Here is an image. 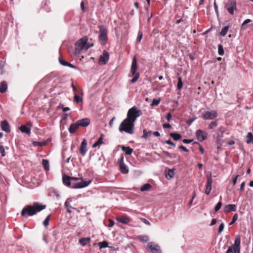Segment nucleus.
I'll use <instances>...</instances> for the list:
<instances>
[{"label":"nucleus","instance_id":"obj_1","mask_svg":"<svg viewBox=\"0 0 253 253\" xmlns=\"http://www.w3.org/2000/svg\"><path fill=\"white\" fill-rule=\"evenodd\" d=\"M46 206L38 202H34L32 205H26L22 209L21 215L24 217L32 216L45 209Z\"/></svg>","mask_w":253,"mask_h":253},{"label":"nucleus","instance_id":"obj_2","mask_svg":"<svg viewBox=\"0 0 253 253\" xmlns=\"http://www.w3.org/2000/svg\"><path fill=\"white\" fill-rule=\"evenodd\" d=\"M134 123L127 119H125L120 124L119 130L132 134L134 132Z\"/></svg>","mask_w":253,"mask_h":253},{"label":"nucleus","instance_id":"obj_3","mask_svg":"<svg viewBox=\"0 0 253 253\" xmlns=\"http://www.w3.org/2000/svg\"><path fill=\"white\" fill-rule=\"evenodd\" d=\"M88 41V38L84 36L79 40L75 43V54H80L83 52L87 50L86 42Z\"/></svg>","mask_w":253,"mask_h":253},{"label":"nucleus","instance_id":"obj_4","mask_svg":"<svg viewBox=\"0 0 253 253\" xmlns=\"http://www.w3.org/2000/svg\"><path fill=\"white\" fill-rule=\"evenodd\" d=\"M241 238L239 235L235 236L233 245L228 247L226 253H240Z\"/></svg>","mask_w":253,"mask_h":253},{"label":"nucleus","instance_id":"obj_5","mask_svg":"<svg viewBox=\"0 0 253 253\" xmlns=\"http://www.w3.org/2000/svg\"><path fill=\"white\" fill-rule=\"evenodd\" d=\"M141 115L142 112L141 110L137 109L135 106H133L128 110L126 119L134 123L137 118Z\"/></svg>","mask_w":253,"mask_h":253},{"label":"nucleus","instance_id":"obj_6","mask_svg":"<svg viewBox=\"0 0 253 253\" xmlns=\"http://www.w3.org/2000/svg\"><path fill=\"white\" fill-rule=\"evenodd\" d=\"M137 69L138 66L136 59L135 58H133L131 67V73L134 77L130 81L131 83H135L139 78V74L138 72H137Z\"/></svg>","mask_w":253,"mask_h":253},{"label":"nucleus","instance_id":"obj_7","mask_svg":"<svg viewBox=\"0 0 253 253\" xmlns=\"http://www.w3.org/2000/svg\"><path fill=\"white\" fill-rule=\"evenodd\" d=\"M71 180L74 181L81 180V182L75 183L74 185L72 186V188L74 189H79L85 187L91 182V180L88 181H85L83 178H78L75 177H71Z\"/></svg>","mask_w":253,"mask_h":253},{"label":"nucleus","instance_id":"obj_8","mask_svg":"<svg viewBox=\"0 0 253 253\" xmlns=\"http://www.w3.org/2000/svg\"><path fill=\"white\" fill-rule=\"evenodd\" d=\"M99 41L102 45H105L108 40L107 30L104 26L102 25L99 26Z\"/></svg>","mask_w":253,"mask_h":253},{"label":"nucleus","instance_id":"obj_9","mask_svg":"<svg viewBox=\"0 0 253 253\" xmlns=\"http://www.w3.org/2000/svg\"><path fill=\"white\" fill-rule=\"evenodd\" d=\"M225 8L230 14L234 15V11L237 10L236 1L235 0H228L225 3Z\"/></svg>","mask_w":253,"mask_h":253},{"label":"nucleus","instance_id":"obj_10","mask_svg":"<svg viewBox=\"0 0 253 253\" xmlns=\"http://www.w3.org/2000/svg\"><path fill=\"white\" fill-rule=\"evenodd\" d=\"M218 116V113L215 110L205 111L202 114V118L204 120H213Z\"/></svg>","mask_w":253,"mask_h":253},{"label":"nucleus","instance_id":"obj_11","mask_svg":"<svg viewBox=\"0 0 253 253\" xmlns=\"http://www.w3.org/2000/svg\"><path fill=\"white\" fill-rule=\"evenodd\" d=\"M147 250L153 253H160V247L153 242H150L147 244Z\"/></svg>","mask_w":253,"mask_h":253},{"label":"nucleus","instance_id":"obj_12","mask_svg":"<svg viewBox=\"0 0 253 253\" xmlns=\"http://www.w3.org/2000/svg\"><path fill=\"white\" fill-rule=\"evenodd\" d=\"M196 135L198 140L202 142L207 138L208 134L201 129H198L196 131Z\"/></svg>","mask_w":253,"mask_h":253},{"label":"nucleus","instance_id":"obj_13","mask_svg":"<svg viewBox=\"0 0 253 253\" xmlns=\"http://www.w3.org/2000/svg\"><path fill=\"white\" fill-rule=\"evenodd\" d=\"M212 183V179L211 175H210L207 178V182L206 186L205 193L208 195L210 194L211 191Z\"/></svg>","mask_w":253,"mask_h":253},{"label":"nucleus","instance_id":"obj_14","mask_svg":"<svg viewBox=\"0 0 253 253\" xmlns=\"http://www.w3.org/2000/svg\"><path fill=\"white\" fill-rule=\"evenodd\" d=\"M109 54L104 51L102 55H101L99 59V62L100 64H106L109 60Z\"/></svg>","mask_w":253,"mask_h":253},{"label":"nucleus","instance_id":"obj_15","mask_svg":"<svg viewBox=\"0 0 253 253\" xmlns=\"http://www.w3.org/2000/svg\"><path fill=\"white\" fill-rule=\"evenodd\" d=\"M79 126L86 127L90 123V120L89 118H83L77 121Z\"/></svg>","mask_w":253,"mask_h":253},{"label":"nucleus","instance_id":"obj_16","mask_svg":"<svg viewBox=\"0 0 253 253\" xmlns=\"http://www.w3.org/2000/svg\"><path fill=\"white\" fill-rule=\"evenodd\" d=\"M86 146L87 142L85 139H84L81 143V145L80 147V152L82 156H84L86 152Z\"/></svg>","mask_w":253,"mask_h":253},{"label":"nucleus","instance_id":"obj_17","mask_svg":"<svg viewBox=\"0 0 253 253\" xmlns=\"http://www.w3.org/2000/svg\"><path fill=\"white\" fill-rule=\"evenodd\" d=\"M116 220L123 224H127L130 221V218L127 216H117Z\"/></svg>","mask_w":253,"mask_h":253},{"label":"nucleus","instance_id":"obj_18","mask_svg":"<svg viewBox=\"0 0 253 253\" xmlns=\"http://www.w3.org/2000/svg\"><path fill=\"white\" fill-rule=\"evenodd\" d=\"M79 127L77 122L75 123L71 124L68 128L69 131L70 133L73 134L76 132Z\"/></svg>","mask_w":253,"mask_h":253},{"label":"nucleus","instance_id":"obj_19","mask_svg":"<svg viewBox=\"0 0 253 253\" xmlns=\"http://www.w3.org/2000/svg\"><path fill=\"white\" fill-rule=\"evenodd\" d=\"M1 127L3 131L8 132L10 131V126L8 122L4 120L1 122Z\"/></svg>","mask_w":253,"mask_h":253},{"label":"nucleus","instance_id":"obj_20","mask_svg":"<svg viewBox=\"0 0 253 253\" xmlns=\"http://www.w3.org/2000/svg\"><path fill=\"white\" fill-rule=\"evenodd\" d=\"M236 210V206L234 204H229L226 205L224 208V211L225 212H229L230 211H234Z\"/></svg>","mask_w":253,"mask_h":253},{"label":"nucleus","instance_id":"obj_21","mask_svg":"<svg viewBox=\"0 0 253 253\" xmlns=\"http://www.w3.org/2000/svg\"><path fill=\"white\" fill-rule=\"evenodd\" d=\"M62 180L63 183L67 186H71V176L67 175L66 174H63L62 176Z\"/></svg>","mask_w":253,"mask_h":253},{"label":"nucleus","instance_id":"obj_22","mask_svg":"<svg viewBox=\"0 0 253 253\" xmlns=\"http://www.w3.org/2000/svg\"><path fill=\"white\" fill-rule=\"evenodd\" d=\"M19 129L22 132L25 133L29 135L31 134V128L25 125L21 126L19 127Z\"/></svg>","mask_w":253,"mask_h":253},{"label":"nucleus","instance_id":"obj_23","mask_svg":"<svg viewBox=\"0 0 253 253\" xmlns=\"http://www.w3.org/2000/svg\"><path fill=\"white\" fill-rule=\"evenodd\" d=\"M7 88V84L5 81H2L0 84V92L4 93L6 92Z\"/></svg>","mask_w":253,"mask_h":253},{"label":"nucleus","instance_id":"obj_24","mask_svg":"<svg viewBox=\"0 0 253 253\" xmlns=\"http://www.w3.org/2000/svg\"><path fill=\"white\" fill-rule=\"evenodd\" d=\"M90 238L89 237L82 238L79 240V243L83 246H85L90 243Z\"/></svg>","mask_w":253,"mask_h":253},{"label":"nucleus","instance_id":"obj_25","mask_svg":"<svg viewBox=\"0 0 253 253\" xmlns=\"http://www.w3.org/2000/svg\"><path fill=\"white\" fill-rule=\"evenodd\" d=\"M80 92L79 93H75L74 94V100L75 102H77V103H79L80 102H83V97L82 96H80V95H79L78 94H79ZM81 95H83V93L81 92Z\"/></svg>","mask_w":253,"mask_h":253},{"label":"nucleus","instance_id":"obj_26","mask_svg":"<svg viewBox=\"0 0 253 253\" xmlns=\"http://www.w3.org/2000/svg\"><path fill=\"white\" fill-rule=\"evenodd\" d=\"M121 148L122 151H124L125 153V154L127 155H131L133 151L132 148L128 146L126 147L124 146H122Z\"/></svg>","mask_w":253,"mask_h":253},{"label":"nucleus","instance_id":"obj_27","mask_svg":"<svg viewBox=\"0 0 253 253\" xmlns=\"http://www.w3.org/2000/svg\"><path fill=\"white\" fill-rule=\"evenodd\" d=\"M246 142L248 144H253V135L252 132H249L248 133V134L246 136Z\"/></svg>","mask_w":253,"mask_h":253},{"label":"nucleus","instance_id":"obj_28","mask_svg":"<svg viewBox=\"0 0 253 253\" xmlns=\"http://www.w3.org/2000/svg\"><path fill=\"white\" fill-rule=\"evenodd\" d=\"M103 134H101L100 137L98 138L97 141L94 143L92 146L93 148H95L97 146H99L101 144H103Z\"/></svg>","mask_w":253,"mask_h":253},{"label":"nucleus","instance_id":"obj_29","mask_svg":"<svg viewBox=\"0 0 253 253\" xmlns=\"http://www.w3.org/2000/svg\"><path fill=\"white\" fill-rule=\"evenodd\" d=\"M5 65V61L3 59L0 60V74L3 75L5 73L4 66Z\"/></svg>","mask_w":253,"mask_h":253},{"label":"nucleus","instance_id":"obj_30","mask_svg":"<svg viewBox=\"0 0 253 253\" xmlns=\"http://www.w3.org/2000/svg\"><path fill=\"white\" fill-rule=\"evenodd\" d=\"M120 169L121 171L123 173L126 174L128 172L127 167L125 164H121V165L120 166Z\"/></svg>","mask_w":253,"mask_h":253},{"label":"nucleus","instance_id":"obj_31","mask_svg":"<svg viewBox=\"0 0 253 253\" xmlns=\"http://www.w3.org/2000/svg\"><path fill=\"white\" fill-rule=\"evenodd\" d=\"M152 188V186L149 183L145 184L142 185L140 188V190L142 192L149 190Z\"/></svg>","mask_w":253,"mask_h":253},{"label":"nucleus","instance_id":"obj_32","mask_svg":"<svg viewBox=\"0 0 253 253\" xmlns=\"http://www.w3.org/2000/svg\"><path fill=\"white\" fill-rule=\"evenodd\" d=\"M169 135L172 137L173 140L175 141L178 140L181 138V135L180 134L177 133H170Z\"/></svg>","mask_w":253,"mask_h":253},{"label":"nucleus","instance_id":"obj_33","mask_svg":"<svg viewBox=\"0 0 253 253\" xmlns=\"http://www.w3.org/2000/svg\"><path fill=\"white\" fill-rule=\"evenodd\" d=\"M98 246L99 247V249L101 250L103 248H105L108 247V243L106 241H104L103 242H99L98 243Z\"/></svg>","mask_w":253,"mask_h":253},{"label":"nucleus","instance_id":"obj_34","mask_svg":"<svg viewBox=\"0 0 253 253\" xmlns=\"http://www.w3.org/2000/svg\"><path fill=\"white\" fill-rule=\"evenodd\" d=\"M217 126V121H214L211 122L208 126V128L210 129H212L214 128Z\"/></svg>","mask_w":253,"mask_h":253},{"label":"nucleus","instance_id":"obj_35","mask_svg":"<svg viewBox=\"0 0 253 253\" xmlns=\"http://www.w3.org/2000/svg\"><path fill=\"white\" fill-rule=\"evenodd\" d=\"M42 164L44 167V169L47 170L49 169V162L48 161L45 159H43L42 160Z\"/></svg>","mask_w":253,"mask_h":253},{"label":"nucleus","instance_id":"obj_36","mask_svg":"<svg viewBox=\"0 0 253 253\" xmlns=\"http://www.w3.org/2000/svg\"><path fill=\"white\" fill-rule=\"evenodd\" d=\"M229 28V27L228 26L223 27L220 33V35L222 37H224L226 35Z\"/></svg>","mask_w":253,"mask_h":253},{"label":"nucleus","instance_id":"obj_37","mask_svg":"<svg viewBox=\"0 0 253 253\" xmlns=\"http://www.w3.org/2000/svg\"><path fill=\"white\" fill-rule=\"evenodd\" d=\"M151 131H147L146 129L143 130V135L142 136L143 138H147L148 137L151 136Z\"/></svg>","mask_w":253,"mask_h":253},{"label":"nucleus","instance_id":"obj_38","mask_svg":"<svg viewBox=\"0 0 253 253\" xmlns=\"http://www.w3.org/2000/svg\"><path fill=\"white\" fill-rule=\"evenodd\" d=\"M183 86V83L182 81V79L180 77L178 78V83L177 84V87L178 90H180Z\"/></svg>","mask_w":253,"mask_h":253},{"label":"nucleus","instance_id":"obj_39","mask_svg":"<svg viewBox=\"0 0 253 253\" xmlns=\"http://www.w3.org/2000/svg\"><path fill=\"white\" fill-rule=\"evenodd\" d=\"M33 144L34 146H40V147H42V146H45L46 144L45 142H37V141H34L33 142Z\"/></svg>","mask_w":253,"mask_h":253},{"label":"nucleus","instance_id":"obj_40","mask_svg":"<svg viewBox=\"0 0 253 253\" xmlns=\"http://www.w3.org/2000/svg\"><path fill=\"white\" fill-rule=\"evenodd\" d=\"M218 53L220 55H222L224 54V49L222 45L220 44L218 45Z\"/></svg>","mask_w":253,"mask_h":253},{"label":"nucleus","instance_id":"obj_41","mask_svg":"<svg viewBox=\"0 0 253 253\" xmlns=\"http://www.w3.org/2000/svg\"><path fill=\"white\" fill-rule=\"evenodd\" d=\"M138 239L143 242H147L149 240L148 237L147 236H140L138 237Z\"/></svg>","mask_w":253,"mask_h":253},{"label":"nucleus","instance_id":"obj_42","mask_svg":"<svg viewBox=\"0 0 253 253\" xmlns=\"http://www.w3.org/2000/svg\"><path fill=\"white\" fill-rule=\"evenodd\" d=\"M143 37L142 32L141 31H139L138 33V36L136 40V42L139 43L140 42Z\"/></svg>","mask_w":253,"mask_h":253},{"label":"nucleus","instance_id":"obj_43","mask_svg":"<svg viewBox=\"0 0 253 253\" xmlns=\"http://www.w3.org/2000/svg\"><path fill=\"white\" fill-rule=\"evenodd\" d=\"M160 102V99H153L152 102L151 103V105L153 106H157Z\"/></svg>","mask_w":253,"mask_h":253},{"label":"nucleus","instance_id":"obj_44","mask_svg":"<svg viewBox=\"0 0 253 253\" xmlns=\"http://www.w3.org/2000/svg\"><path fill=\"white\" fill-rule=\"evenodd\" d=\"M238 214L237 213H235L233 216V218H232V221H231V222L229 223V225H231L232 224H233L238 219Z\"/></svg>","mask_w":253,"mask_h":253},{"label":"nucleus","instance_id":"obj_45","mask_svg":"<svg viewBox=\"0 0 253 253\" xmlns=\"http://www.w3.org/2000/svg\"><path fill=\"white\" fill-rule=\"evenodd\" d=\"M49 217H50V215H48L46 217V218L44 219V220L43 221V225L45 226V227H46L49 224Z\"/></svg>","mask_w":253,"mask_h":253},{"label":"nucleus","instance_id":"obj_46","mask_svg":"<svg viewBox=\"0 0 253 253\" xmlns=\"http://www.w3.org/2000/svg\"><path fill=\"white\" fill-rule=\"evenodd\" d=\"M59 61L60 63L63 66H66L68 63V62L64 60L62 58L59 57Z\"/></svg>","mask_w":253,"mask_h":253},{"label":"nucleus","instance_id":"obj_47","mask_svg":"<svg viewBox=\"0 0 253 253\" xmlns=\"http://www.w3.org/2000/svg\"><path fill=\"white\" fill-rule=\"evenodd\" d=\"M0 153L1 154L2 157H4L5 156L4 148L1 144H0Z\"/></svg>","mask_w":253,"mask_h":253},{"label":"nucleus","instance_id":"obj_48","mask_svg":"<svg viewBox=\"0 0 253 253\" xmlns=\"http://www.w3.org/2000/svg\"><path fill=\"white\" fill-rule=\"evenodd\" d=\"M221 206H222V203H221V202L220 201L215 206V209H214L215 211H219L220 209Z\"/></svg>","mask_w":253,"mask_h":253},{"label":"nucleus","instance_id":"obj_49","mask_svg":"<svg viewBox=\"0 0 253 253\" xmlns=\"http://www.w3.org/2000/svg\"><path fill=\"white\" fill-rule=\"evenodd\" d=\"M65 206L68 209H67L68 212L70 213L71 212L70 209L72 208V206L69 204V203L67 201H66L65 202Z\"/></svg>","mask_w":253,"mask_h":253},{"label":"nucleus","instance_id":"obj_50","mask_svg":"<svg viewBox=\"0 0 253 253\" xmlns=\"http://www.w3.org/2000/svg\"><path fill=\"white\" fill-rule=\"evenodd\" d=\"M224 227V223H221L218 228V234H220L221 233V232L223 230Z\"/></svg>","mask_w":253,"mask_h":253},{"label":"nucleus","instance_id":"obj_51","mask_svg":"<svg viewBox=\"0 0 253 253\" xmlns=\"http://www.w3.org/2000/svg\"><path fill=\"white\" fill-rule=\"evenodd\" d=\"M58 107L59 108H61L63 110V111L64 112H67L68 111H69L70 110V108L68 107H64V105L63 104H60Z\"/></svg>","mask_w":253,"mask_h":253},{"label":"nucleus","instance_id":"obj_52","mask_svg":"<svg viewBox=\"0 0 253 253\" xmlns=\"http://www.w3.org/2000/svg\"><path fill=\"white\" fill-rule=\"evenodd\" d=\"M168 174L169 176V178L172 177L174 174V170L169 169V170Z\"/></svg>","mask_w":253,"mask_h":253},{"label":"nucleus","instance_id":"obj_53","mask_svg":"<svg viewBox=\"0 0 253 253\" xmlns=\"http://www.w3.org/2000/svg\"><path fill=\"white\" fill-rule=\"evenodd\" d=\"M166 143H167V144L171 145L172 146H174V147L175 146V144L174 143L172 142L170 139L167 140L166 141Z\"/></svg>","mask_w":253,"mask_h":253},{"label":"nucleus","instance_id":"obj_54","mask_svg":"<svg viewBox=\"0 0 253 253\" xmlns=\"http://www.w3.org/2000/svg\"><path fill=\"white\" fill-rule=\"evenodd\" d=\"M71 86L73 88V91L74 92V94L75 93H79V92L78 91V89H77V88L76 87V86H75V85L73 83H72V84H71Z\"/></svg>","mask_w":253,"mask_h":253},{"label":"nucleus","instance_id":"obj_55","mask_svg":"<svg viewBox=\"0 0 253 253\" xmlns=\"http://www.w3.org/2000/svg\"><path fill=\"white\" fill-rule=\"evenodd\" d=\"M178 148H179V149L182 150L184 152H189L188 149H187L185 146H184L183 145L180 146Z\"/></svg>","mask_w":253,"mask_h":253},{"label":"nucleus","instance_id":"obj_56","mask_svg":"<svg viewBox=\"0 0 253 253\" xmlns=\"http://www.w3.org/2000/svg\"><path fill=\"white\" fill-rule=\"evenodd\" d=\"M182 141L184 143L188 144V143H190L191 142H192L193 141V140L184 139L182 140Z\"/></svg>","mask_w":253,"mask_h":253},{"label":"nucleus","instance_id":"obj_57","mask_svg":"<svg viewBox=\"0 0 253 253\" xmlns=\"http://www.w3.org/2000/svg\"><path fill=\"white\" fill-rule=\"evenodd\" d=\"M245 185V182H243L240 186V191L242 192L244 190V186Z\"/></svg>","mask_w":253,"mask_h":253},{"label":"nucleus","instance_id":"obj_58","mask_svg":"<svg viewBox=\"0 0 253 253\" xmlns=\"http://www.w3.org/2000/svg\"><path fill=\"white\" fill-rule=\"evenodd\" d=\"M124 161V157L121 156V157L118 160V163L119 164V165H121V164H124L123 163Z\"/></svg>","mask_w":253,"mask_h":253},{"label":"nucleus","instance_id":"obj_59","mask_svg":"<svg viewBox=\"0 0 253 253\" xmlns=\"http://www.w3.org/2000/svg\"><path fill=\"white\" fill-rule=\"evenodd\" d=\"M166 119L168 121H169L171 119V114L170 113H168L166 116Z\"/></svg>","mask_w":253,"mask_h":253},{"label":"nucleus","instance_id":"obj_60","mask_svg":"<svg viewBox=\"0 0 253 253\" xmlns=\"http://www.w3.org/2000/svg\"><path fill=\"white\" fill-rule=\"evenodd\" d=\"M239 176V175H237L233 179V184L234 185H235L236 183H237V179L238 178V177Z\"/></svg>","mask_w":253,"mask_h":253},{"label":"nucleus","instance_id":"obj_61","mask_svg":"<svg viewBox=\"0 0 253 253\" xmlns=\"http://www.w3.org/2000/svg\"><path fill=\"white\" fill-rule=\"evenodd\" d=\"M251 22V20L249 19H247L245 20L244 21L243 23L242 24V26H243L244 25H245L248 23H250Z\"/></svg>","mask_w":253,"mask_h":253},{"label":"nucleus","instance_id":"obj_62","mask_svg":"<svg viewBox=\"0 0 253 253\" xmlns=\"http://www.w3.org/2000/svg\"><path fill=\"white\" fill-rule=\"evenodd\" d=\"M164 128H169L171 127V126L169 124H164L163 126Z\"/></svg>","mask_w":253,"mask_h":253},{"label":"nucleus","instance_id":"obj_63","mask_svg":"<svg viewBox=\"0 0 253 253\" xmlns=\"http://www.w3.org/2000/svg\"><path fill=\"white\" fill-rule=\"evenodd\" d=\"M141 220L146 224L148 225H150V222L148 221L147 219H146L145 218H142Z\"/></svg>","mask_w":253,"mask_h":253},{"label":"nucleus","instance_id":"obj_64","mask_svg":"<svg viewBox=\"0 0 253 253\" xmlns=\"http://www.w3.org/2000/svg\"><path fill=\"white\" fill-rule=\"evenodd\" d=\"M94 45L93 43H88L87 42H86V48H87V50L90 47L93 46Z\"/></svg>","mask_w":253,"mask_h":253}]
</instances>
